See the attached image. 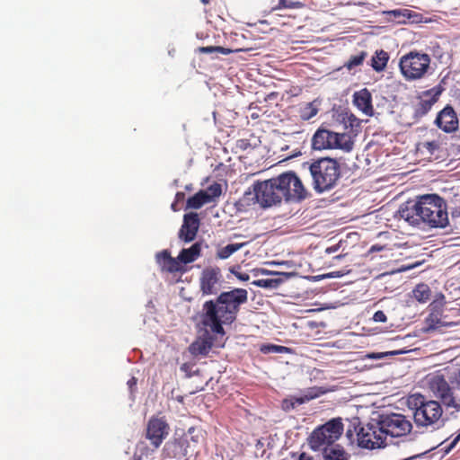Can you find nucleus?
<instances>
[{"instance_id":"f257e3e1","label":"nucleus","mask_w":460,"mask_h":460,"mask_svg":"<svg viewBox=\"0 0 460 460\" xmlns=\"http://www.w3.org/2000/svg\"><path fill=\"white\" fill-rule=\"evenodd\" d=\"M252 189V191H247L245 195H253L254 202L262 208L279 204L282 200L299 202L307 197L306 189L294 172H286L270 180L256 181Z\"/></svg>"},{"instance_id":"f03ea898","label":"nucleus","mask_w":460,"mask_h":460,"mask_svg":"<svg viewBox=\"0 0 460 460\" xmlns=\"http://www.w3.org/2000/svg\"><path fill=\"white\" fill-rule=\"evenodd\" d=\"M248 301V291L235 288L221 292L216 299L206 301L202 305L201 323L220 336L226 334L223 325H230L237 319L241 306Z\"/></svg>"},{"instance_id":"7ed1b4c3","label":"nucleus","mask_w":460,"mask_h":460,"mask_svg":"<svg viewBox=\"0 0 460 460\" xmlns=\"http://www.w3.org/2000/svg\"><path fill=\"white\" fill-rule=\"evenodd\" d=\"M399 215L411 226L421 223L433 228H444L448 225L446 200L438 194L418 197L416 201H407L400 207Z\"/></svg>"},{"instance_id":"20e7f679","label":"nucleus","mask_w":460,"mask_h":460,"mask_svg":"<svg viewBox=\"0 0 460 460\" xmlns=\"http://www.w3.org/2000/svg\"><path fill=\"white\" fill-rule=\"evenodd\" d=\"M409 408L413 411V419L417 427L436 429L443 424V409L435 400H426L420 394L408 397Z\"/></svg>"},{"instance_id":"39448f33","label":"nucleus","mask_w":460,"mask_h":460,"mask_svg":"<svg viewBox=\"0 0 460 460\" xmlns=\"http://www.w3.org/2000/svg\"><path fill=\"white\" fill-rule=\"evenodd\" d=\"M312 185L318 193L332 190L341 178V166L337 160L321 157L313 160L309 165Z\"/></svg>"},{"instance_id":"423d86ee","label":"nucleus","mask_w":460,"mask_h":460,"mask_svg":"<svg viewBox=\"0 0 460 460\" xmlns=\"http://www.w3.org/2000/svg\"><path fill=\"white\" fill-rule=\"evenodd\" d=\"M342 432L341 420L332 419L314 429L308 438V444L312 450L323 453L336 445L335 442L341 438Z\"/></svg>"},{"instance_id":"0eeeda50","label":"nucleus","mask_w":460,"mask_h":460,"mask_svg":"<svg viewBox=\"0 0 460 460\" xmlns=\"http://www.w3.org/2000/svg\"><path fill=\"white\" fill-rule=\"evenodd\" d=\"M311 145L314 150L341 149L349 152L353 149L354 141L345 133H336L320 127L313 135Z\"/></svg>"},{"instance_id":"6e6552de","label":"nucleus","mask_w":460,"mask_h":460,"mask_svg":"<svg viewBox=\"0 0 460 460\" xmlns=\"http://www.w3.org/2000/svg\"><path fill=\"white\" fill-rule=\"evenodd\" d=\"M430 62L431 58L428 54L412 50L401 57L399 68L407 81H416L426 75Z\"/></svg>"},{"instance_id":"1a4fd4ad","label":"nucleus","mask_w":460,"mask_h":460,"mask_svg":"<svg viewBox=\"0 0 460 460\" xmlns=\"http://www.w3.org/2000/svg\"><path fill=\"white\" fill-rule=\"evenodd\" d=\"M358 444L360 447L374 449L385 447L387 445L386 436L380 419H372L365 426L359 427L357 433Z\"/></svg>"},{"instance_id":"9d476101","label":"nucleus","mask_w":460,"mask_h":460,"mask_svg":"<svg viewBox=\"0 0 460 460\" xmlns=\"http://www.w3.org/2000/svg\"><path fill=\"white\" fill-rule=\"evenodd\" d=\"M382 427L386 438H401L411 433L412 423L411 420L401 413L380 414Z\"/></svg>"},{"instance_id":"9b49d317","label":"nucleus","mask_w":460,"mask_h":460,"mask_svg":"<svg viewBox=\"0 0 460 460\" xmlns=\"http://www.w3.org/2000/svg\"><path fill=\"white\" fill-rule=\"evenodd\" d=\"M426 381L430 392L436 398L439 399L444 405L450 408H457L459 406L454 397L452 388L442 374L438 372L429 374Z\"/></svg>"},{"instance_id":"f8f14e48","label":"nucleus","mask_w":460,"mask_h":460,"mask_svg":"<svg viewBox=\"0 0 460 460\" xmlns=\"http://www.w3.org/2000/svg\"><path fill=\"white\" fill-rule=\"evenodd\" d=\"M444 88L438 84L429 90L420 93L412 102L414 119H420L426 116L433 105L438 102Z\"/></svg>"},{"instance_id":"ddd939ff","label":"nucleus","mask_w":460,"mask_h":460,"mask_svg":"<svg viewBox=\"0 0 460 460\" xmlns=\"http://www.w3.org/2000/svg\"><path fill=\"white\" fill-rule=\"evenodd\" d=\"M170 432V426L164 417L153 416L149 419L146 429V438L158 448Z\"/></svg>"},{"instance_id":"4468645a","label":"nucleus","mask_w":460,"mask_h":460,"mask_svg":"<svg viewBox=\"0 0 460 460\" xmlns=\"http://www.w3.org/2000/svg\"><path fill=\"white\" fill-rule=\"evenodd\" d=\"M222 274L218 267L205 268L199 279V289L202 295H215L220 288Z\"/></svg>"},{"instance_id":"2eb2a0df","label":"nucleus","mask_w":460,"mask_h":460,"mask_svg":"<svg viewBox=\"0 0 460 460\" xmlns=\"http://www.w3.org/2000/svg\"><path fill=\"white\" fill-rule=\"evenodd\" d=\"M434 124L445 133H454L459 128V119L454 108L447 104L437 114Z\"/></svg>"},{"instance_id":"dca6fc26","label":"nucleus","mask_w":460,"mask_h":460,"mask_svg":"<svg viewBox=\"0 0 460 460\" xmlns=\"http://www.w3.org/2000/svg\"><path fill=\"white\" fill-rule=\"evenodd\" d=\"M200 221L197 213L185 214L179 231V238L184 243L192 242L197 235Z\"/></svg>"},{"instance_id":"f3484780","label":"nucleus","mask_w":460,"mask_h":460,"mask_svg":"<svg viewBox=\"0 0 460 460\" xmlns=\"http://www.w3.org/2000/svg\"><path fill=\"white\" fill-rule=\"evenodd\" d=\"M258 272L262 275L272 276V278L258 279L252 282L253 286L262 288H277L288 278V273L284 272L270 271L264 269L259 270Z\"/></svg>"},{"instance_id":"a211bd4d","label":"nucleus","mask_w":460,"mask_h":460,"mask_svg":"<svg viewBox=\"0 0 460 460\" xmlns=\"http://www.w3.org/2000/svg\"><path fill=\"white\" fill-rule=\"evenodd\" d=\"M156 260L163 271L169 273L185 272L184 267L177 258H172L167 250L156 254Z\"/></svg>"},{"instance_id":"6ab92c4d","label":"nucleus","mask_w":460,"mask_h":460,"mask_svg":"<svg viewBox=\"0 0 460 460\" xmlns=\"http://www.w3.org/2000/svg\"><path fill=\"white\" fill-rule=\"evenodd\" d=\"M353 103L366 115H373L372 95L367 88L354 93Z\"/></svg>"},{"instance_id":"aec40b11","label":"nucleus","mask_w":460,"mask_h":460,"mask_svg":"<svg viewBox=\"0 0 460 460\" xmlns=\"http://www.w3.org/2000/svg\"><path fill=\"white\" fill-rule=\"evenodd\" d=\"M213 347V337L206 332L203 337H199L190 346V351L192 355H207Z\"/></svg>"},{"instance_id":"412c9836","label":"nucleus","mask_w":460,"mask_h":460,"mask_svg":"<svg viewBox=\"0 0 460 460\" xmlns=\"http://www.w3.org/2000/svg\"><path fill=\"white\" fill-rule=\"evenodd\" d=\"M201 252V245L199 243H195L190 248L182 249L179 255L178 260L181 264H188L196 261Z\"/></svg>"},{"instance_id":"4be33fe9","label":"nucleus","mask_w":460,"mask_h":460,"mask_svg":"<svg viewBox=\"0 0 460 460\" xmlns=\"http://www.w3.org/2000/svg\"><path fill=\"white\" fill-rule=\"evenodd\" d=\"M440 149V143L438 140L421 141L416 145V152L421 155L430 158Z\"/></svg>"},{"instance_id":"5701e85b","label":"nucleus","mask_w":460,"mask_h":460,"mask_svg":"<svg viewBox=\"0 0 460 460\" xmlns=\"http://www.w3.org/2000/svg\"><path fill=\"white\" fill-rule=\"evenodd\" d=\"M323 460H349L350 456L342 446L335 445L330 450L323 452Z\"/></svg>"},{"instance_id":"b1692460","label":"nucleus","mask_w":460,"mask_h":460,"mask_svg":"<svg viewBox=\"0 0 460 460\" xmlns=\"http://www.w3.org/2000/svg\"><path fill=\"white\" fill-rule=\"evenodd\" d=\"M389 55L386 51L380 49L375 52L371 58V66L376 72H382L387 66Z\"/></svg>"},{"instance_id":"393cba45","label":"nucleus","mask_w":460,"mask_h":460,"mask_svg":"<svg viewBox=\"0 0 460 460\" xmlns=\"http://www.w3.org/2000/svg\"><path fill=\"white\" fill-rule=\"evenodd\" d=\"M207 203H209V199L201 190L187 199L186 208L199 209Z\"/></svg>"},{"instance_id":"a878e982","label":"nucleus","mask_w":460,"mask_h":460,"mask_svg":"<svg viewBox=\"0 0 460 460\" xmlns=\"http://www.w3.org/2000/svg\"><path fill=\"white\" fill-rule=\"evenodd\" d=\"M413 297L420 303H426L429 300L431 290L427 284H418L412 291Z\"/></svg>"},{"instance_id":"bb28decb","label":"nucleus","mask_w":460,"mask_h":460,"mask_svg":"<svg viewBox=\"0 0 460 460\" xmlns=\"http://www.w3.org/2000/svg\"><path fill=\"white\" fill-rule=\"evenodd\" d=\"M430 306H432V312L430 313V314L429 315V318L428 320L431 323L430 325L433 326V327H439V326H447V325H450L451 323L447 322L446 320H444L442 318V316H438L439 315V312L435 310L436 307L438 306V304L436 302H433Z\"/></svg>"},{"instance_id":"cd10ccee","label":"nucleus","mask_w":460,"mask_h":460,"mask_svg":"<svg viewBox=\"0 0 460 460\" xmlns=\"http://www.w3.org/2000/svg\"><path fill=\"white\" fill-rule=\"evenodd\" d=\"M200 54H221V55H228L233 52L231 49L224 48L220 46H208V47H199L196 50Z\"/></svg>"},{"instance_id":"c85d7f7f","label":"nucleus","mask_w":460,"mask_h":460,"mask_svg":"<svg viewBox=\"0 0 460 460\" xmlns=\"http://www.w3.org/2000/svg\"><path fill=\"white\" fill-rule=\"evenodd\" d=\"M243 246L242 243H230L225 247H222L217 252V258L226 260L229 258L233 253L237 252Z\"/></svg>"},{"instance_id":"c756f323","label":"nucleus","mask_w":460,"mask_h":460,"mask_svg":"<svg viewBox=\"0 0 460 460\" xmlns=\"http://www.w3.org/2000/svg\"><path fill=\"white\" fill-rule=\"evenodd\" d=\"M367 57V53L366 51H360L356 55H352L344 64V67H346L348 70H351L354 67L362 65Z\"/></svg>"},{"instance_id":"7c9ffc66","label":"nucleus","mask_w":460,"mask_h":460,"mask_svg":"<svg viewBox=\"0 0 460 460\" xmlns=\"http://www.w3.org/2000/svg\"><path fill=\"white\" fill-rule=\"evenodd\" d=\"M318 113V108L314 102H308L306 105L300 109V118L303 120H309Z\"/></svg>"},{"instance_id":"2f4dec72","label":"nucleus","mask_w":460,"mask_h":460,"mask_svg":"<svg viewBox=\"0 0 460 460\" xmlns=\"http://www.w3.org/2000/svg\"><path fill=\"white\" fill-rule=\"evenodd\" d=\"M204 192L208 197L210 203L221 195L222 186L218 182H214L209 185L207 190H204Z\"/></svg>"},{"instance_id":"473e14b6","label":"nucleus","mask_w":460,"mask_h":460,"mask_svg":"<svg viewBox=\"0 0 460 460\" xmlns=\"http://www.w3.org/2000/svg\"><path fill=\"white\" fill-rule=\"evenodd\" d=\"M402 350H394V351H386V352H372L368 353L366 357L370 359H380L388 356H394L403 353Z\"/></svg>"},{"instance_id":"72a5a7b5","label":"nucleus","mask_w":460,"mask_h":460,"mask_svg":"<svg viewBox=\"0 0 460 460\" xmlns=\"http://www.w3.org/2000/svg\"><path fill=\"white\" fill-rule=\"evenodd\" d=\"M323 393H324V391L322 390V388L312 387L306 391L305 397V400H307V402H308L312 399L318 397L319 395L323 394Z\"/></svg>"},{"instance_id":"f704fd0d","label":"nucleus","mask_w":460,"mask_h":460,"mask_svg":"<svg viewBox=\"0 0 460 460\" xmlns=\"http://www.w3.org/2000/svg\"><path fill=\"white\" fill-rule=\"evenodd\" d=\"M344 123L346 128L350 127L351 129H353L354 128H359L360 126V120L353 114H349V116H347Z\"/></svg>"},{"instance_id":"c9c22d12","label":"nucleus","mask_w":460,"mask_h":460,"mask_svg":"<svg viewBox=\"0 0 460 460\" xmlns=\"http://www.w3.org/2000/svg\"><path fill=\"white\" fill-rule=\"evenodd\" d=\"M303 6V4L301 2H292V1H287V0H279V7L280 8H300Z\"/></svg>"},{"instance_id":"e433bc0d","label":"nucleus","mask_w":460,"mask_h":460,"mask_svg":"<svg viewBox=\"0 0 460 460\" xmlns=\"http://www.w3.org/2000/svg\"><path fill=\"white\" fill-rule=\"evenodd\" d=\"M284 349H286L285 347L283 346H279V345H268V346H263L261 348V351L264 352V353H269V352H282Z\"/></svg>"},{"instance_id":"4c0bfd02","label":"nucleus","mask_w":460,"mask_h":460,"mask_svg":"<svg viewBox=\"0 0 460 460\" xmlns=\"http://www.w3.org/2000/svg\"><path fill=\"white\" fill-rule=\"evenodd\" d=\"M408 10H399V9H396V10H391V11H388L386 12L385 13L389 16H392L394 17V19H398L400 17H406V12Z\"/></svg>"},{"instance_id":"58836bf2","label":"nucleus","mask_w":460,"mask_h":460,"mask_svg":"<svg viewBox=\"0 0 460 460\" xmlns=\"http://www.w3.org/2000/svg\"><path fill=\"white\" fill-rule=\"evenodd\" d=\"M373 320L376 323H385L387 320V317L383 311L378 310L374 314Z\"/></svg>"},{"instance_id":"ea45409f","label":"nucleus","mask_w":460,"mask_h":460,"mask_svg":"<svg viewBox=\"0 0 460 460\" xmlns=\"http://www.w3.org/2000/svg\"><path fill=\"white\" fill-rule=\"evenodd\" d=\"M235 146L238 149L244 151V150L248 149L249 147H251V144L248 139L243 138V139H238L236 141Z\"/></svg>"},{"instance_id":"a19ab883","label":"nucleus","mask_w":460,"mask_h":460,"mask_svg":"<svg viewBox=\"0 0 460 460\" xmlns=\"http://www.w3.org/2000/svg\"><path fill=\"white\" fill-rule=\"evenodd\" d=\"M460 441V433L454 438V439L445 447L446 453H448L451 449H453L456 444Z\"/></svg>"},{"instance_id":"79ce46f5","label":"nucleus","mask_w":460,"mask_h":460,"mask_svg":"<svg viewBox=\"0 0 460 460\" xmlns=\"http://www.w3.org/2000/svg\"><path fill=\"white\" fill-rule=\"evenodd\" d=\"M305 402H307V400H305V395L302 396V397H296V398H293L291 400V408L294 409L296 407V405H300V404H303L305 403Z\"/></svg>"},{"instance_id":"37998d69","label":"nucleus","mask_w":460,"mask_h":460,"mask_svg":"<svg viewBox=\"0 0 460 460\" xmlns=\"http://www.w3.org/2000/svg\"><path fill=\"white\" fill-rule=\"evenodd\" d=\"M358 426H356L354 424V427H353V429H348L347 431H346V437L349 439H352L353 438V436H354V432L358 433Z\"/></svg>"},{"instance_id":"c03bdc74","label":"nucleus","mask_w":460,"mask_h":460,"mask_svg":"<svg viewBox=\"0 0 460 460\" xmlns=\"http://www.w3.org/2000/svg\"><path fill=\"white\" fill-rule=\"evenodd\" d=\"M339 248H340V243H337L335 245L327 247L325 249V253H327V254L334 253V252H336L339 250Z\"/></svg>"},{"instance_id":"a18cd8bd","label":"nucleus","mask_w":460,"mask_h":460,"mask_svg":"<svg viewBox=\"0 0 460 460\" xmlns=\"http://www.w3.org/2000/svg\"><path fill=\"white\" fill-rule=\"evenodd\" d=\"M234 275L236 276V278L238 279H240L242 281H247L250 279L249 274H247V273L236 272V273H234Z\"/></svg>"},{"instance_id":"49530a36","label":"nucleus","mask_w":460,"mask_h":460,"mask_svg":"<svg viewBox=\"0 0 460 460\" xmlns=\"http://www.w3.org/2000/svg\"><path fill=\"white\" fill-rule=\"evenodd\" d=\"M298 460H314V458L308 454L303 452L300 454Z\"/></svg>"},{"instance_id":"de8ad7c7","label":"nucleus","mask_w":460,"mask_h":460,"mask_svg":"<svg viewBox=\"0 0 460 460\" xmlns=\"http://www.w3.org/2000/svg\"><path fill=\"white\" fill-rule=\"evenodd\" d=\"M184 198H185V194L181 191H179L175 195V201L180 202V201L183 200Z\"/></svg>"},{"instance_id":"09e8293b","label":"nucleus","mask_w":460,"mask_h":460,"mask_svg":"<svg viewBox=\"0 0 460 460\" xmlns=\"http://www.w3.org/2000/svg\"><path fill=\"white\" fill-rule=\"evenodd\" d=\"M283 408L285 410L292 409L291 408V400L290 401H288V400L283 401Z\"/></svg>"},{"instance_id":"8fccbe9b","label":"nucleus","mask_w":460,"mask_h":460,"mask_svg":"<svg viewBox=\"0 0 460 460\" xmlns=\"http://www.w3.org/2000/svg\"><path fill=\"white\" fill-rule=\"evenodd\" d=\"M128 385H129L130 388H132L133 386H135L137 385V379L136 377H132L130 378L128 381Z\"/></svg>"},{"instance_id":"3c124183","label":"nucleus","mask_w":460,"mask_h":460,"mask_svg":"<svg viewBox=\"0 0 460 460\" xmlns=\"http://www.w3.org/2000/svg\"><path fill=\"white\" fill-rule=\"evenodd\" d=\"M211 0H200V2L204 4H208L210 3Z\"/></svg>"},{"instance_id":"603ef678","label":"nucleus","mask_w":460,"mask_h":460,"mask_svg":"<svg viewBox=\"0 0 460 460\" xmlns=\"http://www.w3.org/2000/svg\"><path fill=\"white\" fill-rule=\"evenodd\" d=\"M172 208L176 211L175 203L172 204Z\"/></svg>"},{"instance_id":"864d4df0","label":"nucleus","mask_w":460,"mask_h":460,"mask_svg":"<svg viewBox=\"0 0 460 460\" xmlns=\"http://www.w3.org/2000/svg\"><path fill=\"white\" fill-rule=\"evenodd\" d=\"M335 259H341V255H337L334 257Z\"/></svg>"},{"instance_id":"5fc2aeb1","label":"nucleus","mask_w":460,"mask_h":460,"mask_svg":"<svg viewBox=\"0 0 460 460\" xmlns=\"http://www.w3.org/2000/svg\"><path fill=\"white\" fill-rule=\"evenodd\" d=\"M181 369H186V365L185 364L181 367Z\"/></svg>"},{"instance_id":"6e6d98bb","label":"nucleus","mask_w":460,"mask_h":460,"mask_svg":"<svg viewBox=\"0 0 460 460\" xmlns=\"http://www.w3.org/2000/svg\"><path fill=\"white\" fill-rule=\"evenodd\" d=\"M139 460V459H138Z\"/></svg>"}]
</instances>
